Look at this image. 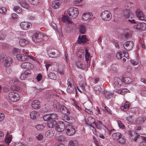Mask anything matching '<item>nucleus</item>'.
<instances>
[{
    "label": "nucleus",
    "instance_id": "nucleus-1",
    "mask_svg": "<svg viewBox=\"0 0 146 146\" xmlns=\"http://www.w3.org/2000/svg\"><path fill=\"white\" fill-rule=\"evenodd\" d=\"M0 62H5V65L6 66H9L12 63V59L7 56L4 53H2L1 55L0 59Z\"/></svg>",
    "mask_w": 146,
    "mask_h": 146
},
{
    "label": "nucleus",
    "instance_id": "nucleus-2",
    "mask_svg": "<svg viewBox=\"0 0 146 146\" xmlns=\"http://www.w3.org/2000/svg\"><path fill=\"white\" fill-rule=\"evenodd\" d=\"M68 12L69 16L71 17L70 19L76 18L78 14V10L76 8H70L68 9Z\"/></svg>",
    "mask_w": 146,
    "mask_h": 146
},
{
    "label": "nucleus",
    "instance_id": "nucleus-3",
    "mask_svg": "<svg viewBox=\"0 0 146 146\" xmlns=\"http://www.w3.org/2000/svg\"><path fill=\"white\" fill-rule=\"evenodd\" d=\"M47 52L48 56L52 58H56L60 56L59 52L54 49L49 48L47 50Z\"/></svg>",
    "mask_w": 146,
    "mask_h": 146
},
{
    "label": "nucleus",
    "instance_id": "nucleus-4",
    "mask_svg": "<svg viewBox=\"0 0 146 146\" xmlns=\"http://www.w3.org/2000/svg\"><path fill=\"white\" fill-rule=\"evenodd\" d=\"M9 99L13 102H16L20 99V97L18 94L14 92H11L8 94Z\"/></svg>",
    "mask_w": 146,
    "mask_h": 146
},
{
    "label": "nucleus",
    "instance_id": "nucleus-5",
    "mask_svg": "<svg viewBox=\"0 0 146 146\" xmlns=\"http://www.w3.org/2000/svg\"><path fill=\"white\" fill-rule=\"evenodd\" d=\"M100 16L103 20L106 21H110L112 18L111 13L108 11H105L102 12Z\"/></svg>",
    "mask_w": 146,
    "mask_h": 146
},
{
    "label": "nucleus",
    "instance_id": "nucleus-6",
    "mask_svg": "<svg viewBox=\"0 0 146 146\" xmlns=\"http://www.w3.org/2000/svg\"><path fill=\"white\" fill-rule=\"evenodd\" d=\"M17 58L21 61H28L29 59H33V57L24 54H18L16 55Z\"/></svg>",
    "mask_w": 146,
    "mask_h": 146
},
{
    "label": "nucleus",
    "instance_id": "nucleus-7",
    "mask_svg": "<svg viewBox=\"0 0 146 146\" xmlns=\"http://www.w3.org/2000/svg\"><path fill=\"white\" fill-rule=\"evenodd\" d=\"M62 119L69 124H72L75 122V120L74 117L66 114L63 115L62 117Z\"/></svg>",
    "mask_w": 146,
    "mask_h": 146
},
{
    "label": "nucleus",
    "instance_id": "nucleus-8",
    "mask_svg": "<svg viewBox=\"0 0 146 146\" xmlns=\"http://www.w3.org/2000/svg\"><path fill=\"white\" fill-rule=\"evenodd\" d=\"M66 134L69 136L73 135L75 133V130L74 127L70 125H67L66 127Z\"/></svg>",
    "mask_w": 146,
    "mask_h": 146
},
{
    "label": "nucleus",
    "instance_id": "nucleus-9",
    "mask_svg": "<svg viewBox=\"0 0 146 146\" xmlns=\"http://www.w3.org/2000/svg\"><path fill=\"white\" fill-rule=\"evenodd\" d=\"M65 128V125L64 123L62 121L59 122L57 123L55 129L59 132L63 131Z\"/></svg>",
    "mask_w": 146,
    "mask_h": 146
},
{
    "label": "nucleus",
    "instance_id": "nucleus-10",
    "mask_svg": "<svg viewBox=\"0 0 146 146\" xmlns=\"http://www.w3.org/2000/svg\"><path fill=\"white\" fill-rule=\"evenodd\" d=\"M43 35L41 33H35L32 36L33 40L35 42H40L42 40Z\"/></svg>",
    "mask_w": 146,
    "mask_h": 146
},
{
    "label": "nucleus",
    "instance_id": "nucleus-11",
    "mask_svg": "<svg viewBox=\"0 0 146 146\" xmlns=\"http://www.w3.org/2000/svg\"><path fill=\"white\" fill-rule=\"evenodd\" d=\"M127 7H125V9L123 11L122 13L124 17L126 18H129L130 17H131L133 16V15L131 13L129 9L127 8Z\"/></svg>",
    "mask_w": 146,
    "mask_h": 146
},
{
    "label": "nucleus",
    "instance_id": "nucleus-12",
    "mask_svg": "<svg viewBox=\"0 0 146 146\" xmlns=\"http://www.w3.org/2000/svg\"><path fill=\"white\" fill-rule=\"evenodd\" d=\"M134 28L138 30L144 31L146 30V24L139 23L136 25L134 26Z\"/></svg>",
    "mask_w": 146,
    "mask_h": 146
},
{
    "label": "nucleus",
    "instance_id": "nucleus-13",
    "mask_svg": "<svg viewBox=\"0 0 146 146\" xmlns=\"http://www.w3.org/2000/svg\"><path fill=\"white\" fill-rule=\"evenodd\" d=\"M137 142L139 143V146H146V137H138L137 139Z\"/></svg>",
    "mask_w": 146,
    "mask_h": 146
},
{
    "label": "nucleus",
    "instance_id": "nucleus-14",
    "mask_svg": "<svg viewBox=\"0 0 146 146\" xmlns=\"http://www.w3.org/2000/svg\"><path fill=\"white\" fill-rule=\"evenodd\" d=\"M22 68L26 69V70H29L33 67V65L29 62H25L22 63L21 65Z\"/></svg>",
    "mask_w": 146,
    "mask_h": 146
},
{
    "label": "nucleus",
    "instance_id": "nucleus-15",
    "mask_svg": "<svg viewBox=\"0 0 146 146\" xmlns=\"http://www.w3.org/2000/svg\"><path fill=\"white\" fill-rule=\"evenodd\" d=\"M134 46L133 42L131 41H127L125 43L123 46L125 48L127 51H129L131 50Z\"/></svg>",
    "mask_w": 146,
    "mask_h": 146
},
{
    "label": "nucleus",
    "instance_id": "nucleus-16",
    "mask_svg": "<svg viewBox=\"0 0 146 146\" xmlns=\"http://www.w3.org/2000/svg\"><path fill=\"white\" fill-rule=\"evenodd\" d=\"M61 106L56 100H54L53 101V107L54 110V111H60Z\"/></svg>",
    "mask_w": 146,
    "mask_h": 146
},
{
    "label": "nucleus",
    "instance_id": "nucleus-17",
    "mask_svg": "<svg viewBox=\"0 0 146 146\" xmlns=\"http://www.w3.org/2000/svg\"><path fill=\"white\" fill-rule=\"evenodd\" d=\"M31 106L35 109H39L40 108V102L38 100H34L32 102Z\"/></svg>",
    "mask_w": 146,
    "mask_h": 146
},
{
    "label": "nucleus",
    "instance_id": "nucleus-18",
    "mask_svg": "<svg viewBox=\"0 0 146 146\" xmlns=\"http://www.w3.org/2000/svg\"><path fill=\"white\" fill-rule=\"evenodd\" d=\"M89 120H92V122L94 124L97 128L98 129H100L101 125H102V122L100 121H98V122H95L94 119L91 117H89L88 118V121H89Z\"/></svg>",
    "mask_w": 146,
    "mask_h": 146
},
{
    "label": "nucleus",
    "instance_id": "nucleus-19",
    "mask_svg": "<svg viewBox=\"0 0 146 146\" xmlns=\"http://www.w3.org/2000/svg\"><path fill=\"white\" fill-rule=\"evenodd\" d=\"M115 85L117 87H120L122 84V80L118 78H115L114 80Z\"/></svg>",
    "mask_w": 146,
    "mask_h": 146
},
{
    "label": "nucleus",
    "instance_id": "nucleus-20",
    "mask_svg": "<svg viewBox=\"0 0 146 146\" xmlns=\"http://www.w3.org/2000/svg\"><path fill=\"white\" fill-rule=\"evenodd\" d=\"M57 123L55 120H50L48 121L47 125L49 128H55Z\"/></svg>",
    "mask_w": 146,
    "mask_h": 146
},
{
    "label": "nucleus",
    "instance_id": "nucleus-21",
    "mask_svg": "<svg viewBox=\"0 0 146 146\" xmlns=\"http://www.w3.org/2000/svg\"><path fill=\"white\" fill-rule=\"evenodd\" d=\"M129 135L130 139H133L134 141L137 142V139L138 137H141L140 135L138 136L137 134L135 133L134 131H130L129 132Z\"/></svg>",
    "mask_w": 146,
    "mask_h": 146
},
{
    "label": "nucleus",
    "instance_id": "nucleus-22",
    "mask_svg": "<svg viewBox=\"0 0 146 146\" xmlns=\"http://www.w3.org/2000/svg\"><path fill=\"white\" fill-rule=\"evenodd\" d=\"M92 17V13H86L83 15V19L84 21H89Z\"/></svg>",
    "mask_w": 146,
    "mask_h": 146
},
{
    "label": "nucleus",
    "instance_id": "nucleus-23",
    "mask_svg": "<svg viewBox=\"0 0 146 146\" xmlns=\"http://www.w3.org/2000/svg\"><path fill=\"white\" fill-rule=\"evenodd\" d=\"M31 73V70H26L24 73L21 75L20 76V79L21 80H25L28 74H30Z\"/></svg>",
    "mask_w": 146,
    "mask_h": 146
},
{
    "label": "nucleus",
    "instance_id": "nucleus-24",
    "mask_svg": "<svg viewBox=\"0 0 146 146\" xmlns=\"http://www.w3.org/2000/svg\"><path fill=\"white\" fill-rule=\"evenodd\" d=\"M87 39L85 35H79L78 38V43L79 44L84 43L86 42Z\"/></svg>",
    "mask_w": 146,
    "mask_h": 146
},
{
    "label": "nucleus",
    "instance_id": "nucleus-25",
    "mask_svg": "<svg viewBox=\"0 0 146 146\" xmlns=\"http://www.w3.org/2000/svg\"><path fill=\"white\" fill-rule=\"evenodd\" d=\"M68 16H62L61 18L62 21L64 23L69 24L72 23V22Z\"/></svg>",
    "mask_w": 146,
    "mask_h": 146
},
{
    "label": "nucleus",
    "instance_id": "nucleus-26",
    "mask_svg": "<svg viewBox=\"0 0 146 146\" xmlns=\"http://www.w3.org/2000/svg\"><path fill=\"white\" fill-rule=\"evenodd\" d=\"M60 109V111H61L64 114H70V111H68L67 108L64 105L61 106Z\"/></svg>",
    "mask_w": 146,
    "mask_h": 146
},
{
    "label": "nucleus",
    "instance_id": "nucleus-27",
    "mask_svg": "<svg viewBox=\"0 0 146 146\" xmlns=\"http://www.w3.org/2000/svg\"><path fill=\"white\" fill-rule=\"evenodd\" d=\"M136 15L138 18L141 20H143L144 19V16L142 12L139 10H137L136 12Z\"/></svg>",
    "mask_w": 146,
    "mask_h": 146
},
{
    "label": "nucleus",
    "instance_id": "nucleus-28",
    "mask_svg": "<svg viewBox=\"0 0 146 146\" xmlns=\"http://www.w3.org/2000/svg\"><path fill=\"white\" fill-rule=\"evenodd\" d=\"M127 54V52H120L117 53L116 57L118 59L120 60L122 57L125 56V54Z\"/></svg>",
    "mask_w": 146,
    "mask_h": 146
},
{
    "label": "nucleus",
    "instance_id": "nucleus-29",
    "mask_svg": "<svg viewBox=\"0 0 146 146\" xmlns=\"http://www.w3.org/2000/svg\"><path fill=\"white\" fill-rule=\"evenodd\" d=\"M39 115L38 112L36 111H32L30 113V117L33 119H36Z\"/></svg>",
    "mask_w": 146,
    "mask_h": 146
},
{
    "label": "nucleus",
    "instance_id": "nucleus-30",
    "mask_svg": "<svg viewBox=\"0 0 146 146\" xmlns=\"http://www.w3.org/2000/svg\"><path fill=\"white\" fill-rule=\"evenodd\" d=\"M60 5V3L58 1H55L52 2V6L53 8L54 9L59 8Z\"/></svg>",
    "mask_w": 146,
    "mask_h": 146
},
{
    "label": "nucleus",
    "instance_id": "nucleus-31",
    "mask_svg": "<svg viewBox=\"0 0 146 146\" xmlns=\"http://www.w3.org/2000/svg\"><path fill=\"white\" fill-rule=\"evenodd\" d=\"M75 91L76 92V90L74 85L72 86H68L67 89V91L68 92L71 93L74 92Z\"/></svg>",
    "mask_w": 146,
    "mask_h": 146
},
{
    "label": "nucleus",
    "instance_id": "nucleus-32",
    "mask_svg": "<svg viewBox=\"0 0 146 146\" xmlns=\"http://www.w3.org/2000/svg\"><path fill=\"white\" fill-rule=\"evenodd\" d=\"M54 132L51 130H48L46 133V136L48 138H51L54 136Z\"/></svg>",
    "mask_w": 146,
    "mask_h": 146
},
{
    "label": "nucleus",
    "instance_id": "nucleus-33",
    "mask_svg": "<svg viewBox=\"0 0 146 146\" xmlns=\"http://www.w3.org/2000/svg\"><path fill=\"white\" fill-rule=\"evenodd\" d=\"M112 137L113 139L117 140L122 137V135L119 133H115L112 134Z\"/></svg>",
    "mask_w": 146,
    "mask_h": 146
},
{
    "label": "nucleus",
    "instance_id": "nucleus-34",
    "mask_svg": "<svg viewBox=\"0 0 146 146\" xmlns=\"http://www.w3.org/2000/svg\"><path fill=\"white\" fill-rule=\"evenodd\" d=\"M102 92L104 95L105 97L107 99L110 98L113 94V93L112 92L110 93L106 91H104Z\"/></svg>",
    "mask_w": 146,
    "mask_h": 146
},
{
    "label": "nucleus",
    "instance_id": "nucleus-35",
    "mask_svg": "<svg viewBox=\"0 0 146 146\" xmlns=\"http://www.w3.org/2000/svg\"><path fill=\"white\" fill-rule=\"evenodd\" d=\"M69 146H82L81 144L79 143L76 141H69Z\"/></svg>",
    "mask_w": 146,
    "mask_h": 146
},
{
    "label": "nucleus",
    "instance_id": "nucleus-36",
    "mask_svg": "<svg viewBox=\"0 0 146 146\" xmlns=\"http://www.w3.org/2000/svg\"><path fill=\"white\" fill-rule=\"evenodd\" d=\"M20 4L23 7L28 9L29 8V4L27 3L25 1H21L20 2Z\"/></svg>",
    "mask_w": 146,
    "mask_h": 146
},
{
    "label": "nucleus",
    "instance_id": "nucleus-37",
    "mask_svg": "<svg viewBox=\"0 0 146 146\" xmlns=\"http://www.w3.org/2000/svg\"><path fill=\"white\" fill-rule=\"evenodd\" d=\"M28 41L25 39H20L19 42V44L21 46H24L26 44H28Z\"/></svg>",
    "mask_w": 146,
    "mask_h": 146
},
{
    "label": "nucleus",
    "instance_id": "nucleus-38",
    "mask_svg": "<svg viewBox=\"0 0 146 146\" xmlns=\"http://www.w3.org/2000/svg\"><path fill=\"white\" fill-rule=\"evenodd\" d=\"M129 105L130 104L129 103L127 102H126L124 106H122L121 108L122 110L125 111L129 108Z\"/></svg>",
    "mask_w": 146,
    "mask_h": 146
},
{
    "label": "nucleus",
    "instance_id": "nucleus-39",
    "mask_svg": "<svg viewBox=\"0 0 146 146\" xmlns=\"http://www.w3.org/2000/svg\"><path fill=\"white\" fill-rule=\"evenodd\" d=\"M50 110V107L48 105H44L43 106L42 109V112H46Z\"/></svg>",
    "mask_w": 146,
    "mask_h": 146
},
{
    "label": "nucleus",
    "instance_id": "nucleus-40",
    "mask_svg": "<svg viewBox=\"0 0 146 146\" xmlns=\"http://www.w3.org/2000/svg\"><path fill=\"white\" fill-rule=\"evenodd\" d=\"M124 120L125 121L130 123H132L133 121L132 116L131 115L125 117Z\"/></svg>",
    "mask_w": 146,
    "mask_h": 146
},
{
    "label": "nucleus",
    "instance_id": "nucleus-41",
    "mask_svg": "<svg viewBox=\"0 0 146 146\" xmlns=\"http://www.w3.org/2000/svg\"><path fill=\"white\" fill-rule=\"evenodd\" d=\"M85 58L86 62L88 63V61H89L90 55L88 52V50L87 49L85 50Z\"/></svg>",
    "mask_w": 146,
    "mask_h": 146
},
{
    "label": "nucleus",
    "instance_id": "nucleus-42",
    "mask_svg": "<svg viewBox=\"0 0 146 146\" xmlns=\"http://www.w3.org/2000/svg\"><path fill=\"white\" fill-rule=\"evenodd\" d=\"M48 78L50 79L53 80H55L56 78V76L55 74L50 72L48 74Z\"/></svg>",
    "mask_w": 146,
    "mask_h": 146
},
{
    "label": "nucleus",
    "instance_id": "nucleus-43",
    "mask_svg": "<svg viewBox=\"0 0 146 146\" xmlns=\"http://www.w3.org/2000/svg\"><path fill=\"white\" fill-rule=\"evenodd\" d=\"M29 3L34 6L37 5L39 2V0H28Z\"/></svg>",
    "mask_w": 146,
    "mask_h": 146
},
{
    "label": "nucleus",
    "instance_id": "nucleus-44",
    "mask_svg": "<svg viewBox=\"0 0 146 146\" xmlns=\"http://www.w3.org/2000/svg\"><path fill=\"white\" fill-rule=\"evenodd\" d=\"M124 36L126 38H128L131 37V31L129 30H128L127 32H125Z\"/></svg>",
    "mask_w": 146,
    "mask_h": 146
},
{
    "label": "nucleus",
    "instance_id": "nucleus-45",
    "mask_svg": "<svg viewBox=\"0 0 146 146\" xmlns=\"http://www.w3.org/2000/svg\"><path fill=\"white\" fill-rule=\"evenodd\" d=\"M12 138L11 135L7 137L5 140V142L8 145L11 141Z\"/></svg>",
    "mask_w": 146,
    "mask_h": 146
},
{
    "label": "nucleus",
    "instance_id": "nucleus-46",
    "mask_svg": "<svg viewBox=\"0 0 146 146\" xmlns=\"http://www.w3.org/2000/svg\"><path fill=\"white\" fill-rule=\"evenodd\" d=\"M50 120H53L57 118L58 115L55 113H52L49 114Z\"/></svg>",
    "mask_w": 146,
    "mask_h": 146
},
{
    "label": "nucleus",
    "instance_id": "nucleus-47",
    "mask_svg": "<svg viewBox=\"0 0 146 146\" xmlns=\"http://www.w3.org/2000/svg\"><path fill=\"white\" fill-rule=\"evenodd\" d=\"M49 114H46L43 115V119L45 121H49L50 120Z\"/></svg>",
    "mask_w": 146,
    "mask_h": 146
},
{
    "label": "nucleus",
    "instance_id": "nucleus-48",
    "mask_svg": "<svg viewBox=\"0 0 146 146\" xmlns=\"http://www.w3.org/2000/svg\"><path fill=\"white\" fill-rule=\"evenodd\" d=\"M79 31L81 34H84L86 31L85 27L83 25H81L79 27Z\"/></svg>",
    "mask_w": 146,
    "mask_h": 146
},
{
    "label": "nucleus",
    "instance_id": "nucleus-49",
    "mask_svg": "<svg viewBox=\"0 0 146 146\" xmlns=\"http://www.w3.org/2000/svg\"><path fill=\"white\" fill-rule=\"evenodd\" d=\"M44 127L42 124H38L36 125L35 128L38 130L42 131L44 128Z\"/></svg>",
    "mask_w": 146,
    "mask_h": 146
},
{
    "label": "nucleus",
    "instance_id": "nucleus-50",
    "mask_svg": "<svg viewBox=\"0 0 146 146\" xmlns=\"http://www.w3.org/2000/svg\"><path fill=\"white\" fill-rule=\"evenodd\" d=\"M122 81L125 83H128L131 82V79L128 77H125L122 78Z\"/></svg>",
    "mask_w": 146,
    "mask_h": 146
},
{
    "label": "nucleus",
    "instance_id": "nucleus-51",
    "mask_svg": "<svg viewBox=\"0 0 146 146\" xmlns=\"http://www.w3.org/2000/svg\"><path fill=\"white\" fill-rule=\"evenodd\" d=\"M58 70L59 73L61 74H63L64 73L63 67L62 66H59L58 67Z\"/></svg>",
    "mask_w": 146,
    "mask_h": 146
},
{
    "label": "nucleus",
    "instance_id": "nucleus-52",
    "mask_svg": "<svg viewBox=\"0 0 146 146\" xmlns=\"http://www.w3.org/2000/svg\"><path fill=\"white\" fill-rule=\"evenodd\" d=\"M28 25V23L26 22H22L20 23V26L24 30H26V26Z\"/></svg>",
    "mask_w": 146,
    "mask_h": 146
},
{
    "label": "nucleus",
    "instance_id": "nucleus-53",
    "mask_svg": "<svg viewBox=\"0 0 146 146\" xmlns=\"http://www.w3.org/2000/svg\"><path fill=\"white\" fill-rule=\"evenodd\" d=\"M68 86H72L74 85L73 80L72 79L70 78L68 80Z\"/></svg>",
    "mask_w": 146,
    "mask_h": 146
},
{
    "label": "nucleus",
    "instance_id": "nucleus-54",
    "mask_svg": "<svg viewBox=\"0 0 146 146\" xmlns=\"http://www.w3.org/2000/svg\"><path fill=\"white\" fill-rule=\"evenodd\" d=\"M14 10L17 13H19L21 12L22 10L18 6H16L14 7Z\"/></svg>",
    "mask_w": 146,
    "mask_h": 146
},
{
    "label": "nucleus",
    "instance_id": "nucleus-55",
    "mask_svg": "<svg viewBox=\"0 0 146 146\" xmlns=\"http://www.w3.org/2000/svg\"><path fill=\"white\" fill-rule=\"evenodd\" d=\"M94 90L96 91H99L100 92H102L101 91V88L99 85H96L94 87Z\"/></svg>",
    "mask_w": 146,
    "mask_h": 146
},
{
    "label": "nucleus",
    "instance_id": "nucleus-56",
    "mask_svg": "<svg viewBox=\"0 0 146 146\" xmlns=\"http://www.w3.org/2000/svg\"><path fill=\"white\" fill-rule=\"evenodd\" d=\"M18 81L19 80L17 79L12 80L9 81V83L10 84L13 85L14 84H16L17 82H18Z\"/></svg>",
    "mask_w": 146,
    "mask_h": 146
},
{
    "label": "nucleus",
    "instance_id": "nucleus-57",
    "mask_svg": "<svg viewBox=\"0 0 146 146\" xmlns=\"http://www.w3.org/2000/svg\"><path fill=\"white\" fill-rule=\"evenodd\" d=\"M118 123L119 125V127L122 129H124L125 127V126L122 123L121 121L119 120L118 121Z\"/></svg>",
    "mask_w": 146,
    "mask_h": 146
},
{
    "label": "nucleus",
    "instance_id": "nucleus-58",
    "mask_svg": "<svg viewBox=\"0 0 146 146\" xmlns=\"http://www.w3.org/2000/svg\"><path fill=\"white\" fill-rule=\"evenodd\" d=\"M93 140L95 143V144L97 146H99V144L98 143V140L97 138L94 136L93 137Z\"/></svg>",
    "mask_w": 146,
    "mask_h": 146
},
{
    "label": "nucleus",
    "instance_id": "nucleus-59",
    "mask_svg": "<svg viewBox=\"0 0 146 146\" xmlns=\"http://www.w3.org/2000/svg\"><path fill=\"white\" fill-rule=\"evenodd\" d=\"M117 140L118 141V142L119 143L121 144H124L125 142V140L122 137L119 138V139Z\"/></svg>",
    "mask_w": 146,
    "mask_h": 146
},
{
    "label": "nucleus",
    "instance_id": "nucleus-60",
    "mask_svg": "<svg viewBox=\"0 0 146 146\" xmlns=\"http://www.w3.org/2000/svg\"><path fill=\"white\" fill-rule=\"evenodd\" d=\"M138 120L140 121V122H143L146 120V117H140L138 118Z\"/></svg>",
    "mask_w": 146,
    "mask_h": 146
},
{
    "label": "nucleus",
    "instance_id": "nucleus-61",
    "mask_svg": "<svg viewBox=\"0 0 146 146\" xmlns=\"http://www.w3.org/2000/svg\"><path fill=\"white\" fill-rule=\"evenodd\" d=\"M6 72L8 74H10L12 72V69L9 67H6L5 69Z\"/></svg>",
    "mask_w": 146,
    "mask_h": 146
},
{
    "label": "nucleus",
    "instance_id": "nucleus-62",
    "mask_svg": "<svg viewBox=\"0 0 146 146\" xmlns=\"http://www.w3.org/2000/svg\"><path fill=\"white\" fill-rule=\"evenodd\" d=\"M76 66L80 68H81L83 67V65L80 62H77L76 63Z\"/></svg>",
    "mask_w": 146,
    "mask_h": 146
},
{
    "label": "nucleus",
    "instance_id": "nucleus-63",
    "mask_svg": "<svg viewBox=\"0 0 146 146\" xmlns=\"http://www.w3.org/2000/svg\"><path fill=\"white\" fill-rule=\"evenodd\" d=\"M43 137V136L42 135L41 133L39 134L37 136H36V138L38 140H40L42 139Z\"/></svg>",
    "mask_w": 146,
    "mask_h": 146
},
{
    "label": "nucleus",
    "instance_id": "nucleus-64",
    "mask_svg": "<svg viewBox=\"0 0 146 146\" xmlns=\"http://www.w3.org/2000/svg\"><path fill=\"white\" fill-rule=\"evenodd\" d=\"M122 95H124L126 94L128 92V90L126 89H121Z\"/></svg>",
    "mask_w": 146,
    "mask_h": 146
}]
</instances>
